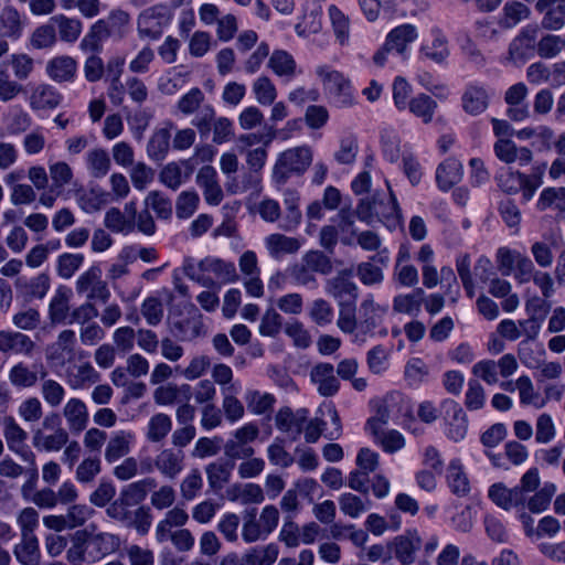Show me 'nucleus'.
Masks as SVG:
<instances>
[{
	"label": "nucleus",
	"mask_w": 565,
	"mask_h": 565,
	"mask_svg": "<svg viewBox=\"0 0 565 565\" xmlns=\"http://www.w3.org/2000/svg\"><path fill=\"white\" fill-rule=\"evenodd\" d=\"M119 546L116 534L97 532V525L92 523L72 535L66 558L72 565L93 564L115 553Z\"/></svg>",
	"instance_id": "1"
},
{
	"label": "nucleus",
	"mask_w": 565,
	"mask_h": 565,
	"mask_svg": "<svg viewBox=\"0 0 565 565\" xmlns=\"http://www.w3.org/2000/svg\"><path fill=\"white\" fill-rule=\"evenodd\" d=\"M489 498L504 510L513 509L522 521L526 535H530V470L521 478V484L507 488L503 483H495L489 489Z\"/></svg>",
	"instance_id": "2"
},
{
	"label": "nucleus",
	"mask_w": 565,
	"mask_h": 565,
	"mask_svg": "<svg viewBox=\"0 0 565 565\" xmlns=\"http://www.w3.org/2000/svg\"><path fill=\"white\" fill-rule=\"evenodd\" d=\"M563 367L554 361H543L536 364L534 377L537 392L532 393V406L543 407L548 401H559L564 393V384L559 382Z\"/></svg>",
	"instance_id": "3"
},
{
	"label": "nucleus",
	"mask_w": 565,
	"mask_h": 565,
	"mask_svg": "<svg viewBox=\"0 0 565 565\" xmlns=\"http://www.w3.org/2000/svg\"><path fill=\"white\" fill-rule=\"evenodd\" d=\"M312 159L313 153L308 146L286 149L278 154L273 167V181L278 185H282L287 183L291 177L302 175L310 167Z\"/></svg>",
	"instance_id": "4"
},
{
	"label": "nucleus",
	"mask_w": 565,
	"mask_h": 565,
	"mask_svg": "<svg viewBox=\"0 0 565 565\" xmlns=\"http://www.w3.org/2000/svg\"><path fill=\"white\" fill-rule=\"evenodd\" d=\"M333 269L331 259L321 250H309L305 253L300 262L287 268L290 278L300 286L317 285L315 274L329 275Z\"/></svg>",
	"instance_id": "5"
},
{
	"label": "nucleus",
	"mask_w": 565,
	"mask_h": 565,
	"mask_svg": "<svg viewBox=\"0 0 565 565\" xmlns=\"http://www.w3.org/2000/svg\"><path fill=\"white\" fill-rule=\"evenodd\" d=\"M316 74L321 81L324 90L333 98L340 107L353 105V95L350 81L339 71L328 65L316 67Z\"/></svg>",
	"instance_id": "6"
},
{
	"label": "nucleus",
	"mask_w": 565,
	"mask_h": 565,
	"mask_svg": "<svg viewBox=\"0 0 565 565\" xmlns=\"http://www.w3.org/2000/svg\"><path fill=\"white\" fill-rule=\"evenodd\" d=\"M75 289L89 301L99 300L106 303L110 298V290L107 282L102 279V269L98 265L90 266L78 276Z\"/></svg>",
	"instance_id": "7"
},
{
	"label": "nucleus",
	"mask_w": 565,
	"mask_h": 565,
	"mask_svg": "<svg viewBox=\"0 0 565 565\" xmlns=\"http://www.w3.org/2000/svg\"><path fill=\"white\" fill-rule=\"evenodd\" d=\"M259 435L257 425L245 424L233 433V437L224 445V455L230 459H246L253 457L255 449L249 445Z\"/></svg>",
	"instance_id": "8"
},
{
	"label": "nucleus",
	"mask_w": 565,
	"mask_h": 565,
	"mask_svg": "<svg viewBox=\"0 0 565 565\" xmlns=\"http://www.w3.org/2000/svg\"><path fill=\"white\" fill-rule=\"evenodd\" d=\"M423 540L416 529L406 530L403 534L387 542V548L402 565H412L416 561Z\"/></svg>",
	"instance_id": "9"
},
{
	"label": "nucleus",
	"mask_w": 565,
	"mask_h": 565,
	"mask_svg": "<svg viewBox=\"0 0 565 565\" xmlns=\"http://www.w3.org/2000/svg\"><path fill=\"white\" fill-rule=\"evenodd\" d=\"M168 7L159 4L145 10L138 18V32L140 36L157 40L161 36L163 28L171 21Z\"/></svg>",
	"instance_id": "10"
},
{
	"label": "nucleus",
	"mask_w": 565,
	"mask_h": 565,
	"mask_svg": "<svg viewBox=\"0 0 565 565\" xmlns=\"http://www.w3.org/2000/svg\"><path fill=\"white\" fill-rule=\"evenodd\" d=\"M309 411L307 408H299L292 411L290 407H281L275 417L276 427L287 434L291 440H297L303 427L308 422Z\"/></svg>",
	"instance_id": "11"
},
{
	"label": "nucleus",
	"mask_w": 565,
	"mask_h": 565,
	"mask_svg": "<svg viewBox=\"0 0 565 565\" xmlns=\"http://www.w3.org/2000/svg\"><path fill=\"white\" fill-rule=\"evenodd\" d=\"M3 436L10 451L21 459L32 460V450L26 445L28 433L15 422L13 417H4Z\"/></svg>",
	"instance_id": "12"
},
{
	"label": "nucleus",
	"mask_w": 565,
	"mask_h": 565,
	"mask_svg": "<svg viewBox=\"0 0 565 565\" xmlns=\"http://www.w3.org/2000/svg\"><path fill=\"white\" fill-rule=\"evenodd\" d=\"M443 407L448 425L447 436L454 441L462 440L468 429V420L463 409L454 399L445 401Z\"/></svg>",
	"instance_id": "13"
},
{
	"label": "nucleus",
	"mask_w": 565,
	"mask_h": 565,
	"mask_svg": "<svg viewBox=\"0 0 565 565\" xmlns=\"http://www.w3.org/2000/svg\"><path fill=\"white\" fill-rule=\"evenodd\" d=\"M310 380L317 385L320 395L329 397L339 392L340 382L334 375V367L330 363H318L310 371Z\"/></svg>",
	"instance_id": "14"
},
{
	"label": "nucleus",
	"mask_w": 565,
	"mask_h": 565,
	"mask_svg": "<svg viewBox=\"0 0 565 565\" xmlns=\"http://www.w3.org/2000/svg\"><path fill=\"white\" fill-rule=\"evenodd\" d=\"M196 183L202 189L207 204L218 205L222 202L223 190L217 181V172L212 166H203L198 171Z\"/></svg>",
	"instance_id": "15"
},
{
	"label": "nucleus",
	"mask_w": 565,
	"mask_h": 565,
	"mask_svg": "<svg viewBox=\"0 0 565 565\" xmlns=\"http://www.w3.org/2000/svg\"><path fill=\"white\" fill-rule=\"evenodd\" d=\"M183 450L164 448L154 458V467L168 479H174L184 469Z\"/></svg>",
	"instance_id": "16"
},
{
	"label": "nucleus",
	"mask_w": 565,
	"mask_h": 565,
	"mask_svg": "<svg viewBox=\"0 0 565 565\" xmlns=\"http://www.w3.org/2000/svg\"><path fill=\"white\" fill-rule=\"evenodd\" d=\"M135 435L128 430L115 431L107 440L104 451L106 462L114 463L126 458L131 451Z\"/></svg>",
	"instance_id": "17"
},
{
	"label": "nucleus",
	"mask_w": 565,
	"mask_h": 565,
	"mask_svg": "<svg viewBox=\"0 0 565 565\" xmlns=\"http://www.w3.org/2000/svg\"><path fill=\"white\" fill-rule=\"evenodd\" d=\"M62 415L72 433L83 431L88 424L89 415L86 404L77 397H71L64 404Z\"/></svg>",
	"instance_id": "18"
},
{
	"label": "nucleus",
	"mask_w": 565,
	"mask_h": 565,
	"mask_svg": "<svg viewBox=\"0 0 565 565\" xmlns=\"http://www.w3.org/2000/svg\"><path fill=\"white\" fill-rule=\"evenodd\" d=\"M35 349L34 341L18 331H0V352L31 356Z\"/></svg>",
	"instance_id": "19"
},
{
	"label": "nucleus",
	"mask_w": 565,
	"mask_h": 565,
	"mask_svg": "<svg viewBox=\"0 0 565 565\" xmlns=\"http://www.w3.org/2000/svg\"><path fill=\"white\" fill-rule=\"evenodd\" d=\"M498 268L503 276H509L515 264L518 265L519 274L518 277L521 282H526L530 279V275L526 271L527 259L521 256L520 253L511 250L507 247H501L497 253Z\"/></svg>",
	"instance_id": "20"
},
{
	"label": "nucleus",
	"mask_w": 565,
	"mask_h": 565,
	"mask_svg": "<svg viewBox=\"0 0 565 565\" xmlns=\"http://www.w3.org/2000/svg\"><path fill=\"white\" fill-rule=\"evenodd\" d=\"M324 290L338 302H341L356 300L359 288L356 284L350 279L348 274L340 273L339 275L327 279Z\"/></svg>",
	"instance_id": "21"
},
{
	"label": "nucleus",
	"mask_w": 565,
	"mask_h": 565,
	"mask_svg": "<svg viewBox=\"0 0 565 565\" xmlns=\"http://www.w3.org/2000/svg\"><path fill=\"white\" fill-rule=\"evenodd\" d=\"M450 54L448 40L439 30H434L431 40L424 42L419 49L420 57L435 64H444Z\"/></svg>",
	"instance_id": "22"
},
{
	"label": "nucleus",
	"mask_w": 565,
	"mask_h": 565,
	"mask_svg": "<svg viewBox=\"0 0 565 565\" xmlns=\"http://www.w3.org/2000/svg\"><path fill=\"white\" fill-rule=\"evenodd\" d=\"M192 397V387L189 384L177 385L169 383L158 386L153 392V401L160 406H170L175 403L189 402Z\"/></svg>",
	"instance_id": "23"
},
{
	"label": "nucleus",
	"mask_w": 565,
	"mask_h": 565,
	"mask_svg": "<svg viewBox=\"0 0 565 565\" xmlns=\"http://www.w3.org/2000/svg\"><path fill=\"white\" fill-rule=\"evenodd\" d=\"M267 66L276 76L287 82L301 73L294 56L285 50H275L268 58Z\"/></svg>",
	"instance_id": "24"
},
{
	"label": "nucleus",
	"mask_w": 565,
	"mask_h": 565,
	"mask_svg": "<svg viewBox=\"0 0 565 565\" xmlns=\"http://www.w3.org/2000/svg\"><path fill=\"white\" fill-rule=\"evenodd\" d=\"M192 170L189 160L169 162L161 169L159 180L167 188L175 191L190 178Z\"/></svg>",
	"instance_id": "25"
},
{
	"label": "nucleus",
	"mask_w": 565,
	"mask_h": 565,
	"mask_svg": "<svg viewBox=\"0 0 565 565\" xmlns=\"http://www.w3.org/2000/svg\"><path fill=\"white\" fill-rule=\"evenodd\" d=\"M71 297L70 288L61 286L56 289L49 305V319L53 324L67 322L71 315Z\"/></svg>",
	"instance_id": "26"
},
{
	"label": "nucleus",
	"mask_w": 565,
	"mask_h": 565,
	"mask_svg": "<svg viewBox=\"0 0 565 565\" xmlns=\"http://www.w3.org/2000/svg\"><path fill=\"white\" fill-rule=\"evenodd\" d=\"M62 102V95L49 84L36 85L30 95L29 104L33 110L56 108Z\"/></svg>",
	"instance_id": "27"
},
{
	"label": "nucleus",
	"mask_w": 565,
	"mask_h": 565,
	"mask_svg": "<svg viewBox=\"0 0 565 565\" xmlns=\"http://www.w3.org/2000/svg\"><path fill=\"white\" fill-rule=\"evenodd\" d=\"M462 178V164L456 158H447L436 169V182L441 191L450 190Z\"/></svg>",
	"instance_id": "28"
},
{
	"label": "nucleus",
	"mask_w": 565,
	"mask_h": 565,
	"mask_svg": "<svg viewBox=\"0 0 565 565\" xmlns=\"http://www.w3.org/2000/svg\"><path fill=\"white\" fill-rule=\"evenodd\" d=\"M41 365L29 366L23 362H19L10 369L8 379L17 388L33 387L41 380Z\"/></svg>",
	"instance_id": "29"
},
{
	"label": "nucleus",
	"mask_w": 565,
	"mask_h": 565,
	"mask_svg": "<svg viewBox=\"0 0 565 565\" xmlns=\"http://www.w3.org/2000/svg\"><path fill=\"white\" fill-rule=\"evenodd\" d=\"M356 244L366 252H377L376 255L371 257V260L379 263L382 266H386L388 264V250L387 248H382V239L377 233L373 231H363L355 233Z\"/></svg>",
	"instance_id": "30"
},
{
	"label": "nucleus",
	"mask_w": 565,
	"mask_h": 565,
	"mask_svg": "<svg viewBox=\"0 0 565 565\" xmlns=\"http://www.w3.org/2000/svg\"><path fill=\"white\" fill-rule=\"evenodd\" d=\"M265 246L274 259H281L287 254H295L300 248V242L295 237L275 233L265 238Z\"/></svg>",
	"instance_id": "31"
},
{
	"label": "nucleus",
	"mask_w": 565,
	"mask_h": 565,
	"mask_svg": "<svg viewBox=\"0 0 565 565\" xmlns=\"http://www.w3.org/2000/svg\"><path fill=\"white\" fill-rule=\"evenodd\" d=\"M23 20L17 8L6 6L0 11V35L2 38L17 40L23 32Z\"/></svg>",
	"instance_id": "32"
},
{
	"label": "nucleus",
	"mask_w": 565,
	"mask_h": 565,
	"mask_svg": "<svg viewBox=\"0 0 565 565\" xmlns=\"http://www.w3.org/2000/svg\"><path fill=\"white\" fill-rule=\"evenodd\" d=\"M40 392L45 404L52 408L58 407L66 395V390L60 382L47 377V370L44 365H41Z\"/></svg>",
	"instance_id": "33"
},
{
	"label": "nucleus",
	"mask_w": 565,
	"mask_h": 565,
	"mask_svg": "<svg viewBox=\"0 0 565 565\" xmlns=\"http://www.w3.org/2000/svg\"><path fill=\"white\" fill-rule=\"evenodd\" d=\"M241 523V535L246 544L255 543L267 537L257 518L256 508L244 510L242 512Z\"/></svg>",
	"instance_id": "34"
},
{
	"label": "nucleus",
	"mask_w": 565,
	"mask_h": 565,
	"mask_svg": "<svg viewBox=\"0 0 565 565\" xmlns=\"http://www.w3.org/2000/svg\"><path fill=\"white\" fill-rule=\"evenodd\" d=\"M13 554L21 565H40L41 553L36 536L24 534L13 548Z\"/></svg>",
	"instance_id": "35"
},
{
	"label": "nucleus",
	"mask_w": 565,
	"mask_h": 565,
	"mask_svg": "<svg viewBox=\"0 0 565 565\" xmlns=\"http://www.w3.org/2000/svg\"><path fill=\"white\" fill-rule=\"evenodd\" d=\"M70 436L66 429H57L52 434H45L42 429H36L33 433L32 443L39 450L44 451H58L68 441Z\"/></svg>",
	"instance_id": "36"
},
{
	"label": "nucleus",
	"mask_w": 565,
	"mask_h": 565,
	"mask_svg": "<svg viewBox=\"0 0 565 565\" xmlns=\"http://www.w3.org/2000/svg\"><path fill=\"white\" fill-rule=\"evenodd\" d=\"M76 68V61L66 55L54 57L46 64L47 75L57 83L72 81Z\"/></svg>",
	"instance_id": "37"
},
{
	"label": "nucleus",
	"mask_w": 565,
	"mask_h": 565,
	"mask_svg": "<svg viewBox=\"0 0 565 565\" xmlns=\"http://www.w3.org/2000/svg\"><path fill=\"white\" fill-rule=\"evenodd\" d=\"M279 555L275 543L247 550L242 556V565H273Z\"/></svg>",
	"instance_id": "38"
},
{
	"label": "nucleus",
	"mask_w": 565,
	"mask_h": 565,
	"mask_svg": "<svg viewBox=\"0 0 565 565\" xmlns=\"http://www.w3.org/2000/svg\"><path fill=\"white\" fill-rule=\"evenodd\" d=\"M282 196L286 214L281 227L288 231L297 227L301 222L300 194L297 190L286 189Z\"/></svg>",
	"instance_id": "39"
},
{
	"label": "nucleus",
	"mask_w": 565,
	"mask_h": 565,
	"mask_svg": "<svg viewBox=\"0 0 565 565\" xmlns=\"http://www.w3.org/2000/svg\"><path fill=\"white\" fill-rule=\"evenodd\" d=\"M488 93L482 86L470 85L462 94V108L470 115H478L488 107Z\"/></svg>",
	"instance_id": "40"
},
{
	"label": "nucleus",
	"mask_w": 565,
	"mask_h": 565,
	"mask_svg": "<svg viewBox=\"0 0 565 565\" xmlns=\"http://www.w3.org/2000/svg\"><path fill=\"white\" fill-rule=\"evenodd\" d=\"M234 463L216 460L205 467L209 486L218 491L230 481Z\"/></svg>",
	"instance_id": "41"
},
{
	"label": "nucleus",
	"mask_w": 565,
	"mask_h": 565,
	"mask_svg": "<svg viewBox=\"0 0 565 565\" xmlns=\"http://www.w3.org/2000/svg\"><path fill=\"white\" fill-rule=\"evenodd\" d=\"M417 31L412 24H403L393 29L386 36L387 47L403 54L408 44L415 41Z\"/></svg>",
	"instance_id": "42"
},
{
	"label": "nucleus",
	"mask_w": 565,
	"mask_h": 565,
	"mask_svg": "<svg viewBox=\"0 0 565 565\" xmlns=\"http://www.w3.org/2000/svg\"><path fill=\"white\" fill-rule=\"evenodd\" d=\"M498 185L507 193L523 192L525 199L530 195L529 179L524 173L509 169L498 177Z\"/></svg>",
	"instance_id": "43"
},
{
	"label": "nucleus",
	"mask_w": 565,
	"mask_h": 565,
	"mask_svg": "<svg viewBox=\"0 0 565 565\" xmlns=\"http://www.w3.org/2000/svg\"><path fill=\"white\" fill-rule=\"evenodd\" d=\"M172 429V419L164 413L152 415L147 424L146 438L150 443H161Z\"/></svg>",
	"instance_id": "44"
},
{
	"label": "nucleus",
	"mask_w": 565,
	"mask_h": 565,
	"mask_svg": "<svg viewBox=\"0 0 565 565\" xmlns=\"http://www.w3.org/2000/svg\"><path fill=\"white\" fill-rule=\"evenodd\" d=\"M156 487L157 482L153 478H145L122 488L119 495L131 507L142 502L148 492L153 490Z\"/></svg>",
	"instance_id": "45"
},
{
	"label": "nucleus",
	"mask_w": 565,
	"mask_h": 565,
	"mask_svg": "<svg viewBox=\"0 0 565 565\" xmlns=\"http://www.w3.org/2000/svg\"><path fill=\"white\" fill-rule=\"evenodd\" d=\"M201 271L215 274L224 281H234L237 278L236 268L233 263L220 258L206 257L198 263Z\"/></svg>",
	"instance_id": "46"
},
{
	"label": "nucleus",
	"mask_w": 565,
	"mask_h": 565,
	"mask_svg": "<svg viewBox=\"0 0 565 565\" xmlns=\"http://www.w3.org/2000/svg\"><path fill=\"white\" fill-rule=\"evenodd\" d=\"M76 344V334L71 329L60 332L56 341L49 348L47 358L51 360H61L74 354Z\"/></svg>",
	"instance_id": "47"
},
{
	"label": "nucleus",
	"mask_w": 565,
	"mask_h": 565,
	"mask_svg": "<svg viewBox=\"0 0 565 565\" xmlns=\"http://www.w3.org/2000/svg\"><path fill=\"white\" fill-rule=\"evenodd\" d=\"M424 294L422 288H417L411 294L396 296L393 299V310L398 313L417 316L420 312Z\"/></svg>",
	"instance_id": "48"
},
{
	"label": "nucleus",
	"mask_w": 565,
	"mask_h": 565,
	"mask_svg": "<svg viewBox=\"0 0 565 565\" xmlns=\"http://www.w3.org/2000/svg\"><path fill=\"white\" fill-rule=\"evenodd\" d=\"M494 152L500 160L507 163L520 160L521 164H526L530 160L529 150L526 148L518 150L510 139L500 138L494 143Z\"/></svg>",
	"instance_id": "49"
},
{
	"label": "nucleus",
	"mask_w": 565,
	"mask_h": 565,
	"mask_svg": "<svg viewBox=\"0 0 565 565\" xmlns=\"http://www.w3.org/2000/svg\"><path fill=\"white\" fill-rule=\"evenodd\" d=\"M529 15L530 10L526 4L516 0H511L504 4L499 24L503 29H511L518 25L521 21L527 19Z\"/></svg>",
	"instance_id": "50"
},
{
	"label": "nucleus",
	"mask_w": 565,
	"mask_h": 565,
	"mask_svg": "<svg viewBox=\"0 0 565 565\" xmlns=\"http://www.w3.org/2000/svg\"><path fill=\"white\" fill-rule=\"evenodd\" d=\"M386 312V308L376 303L373 295H367L361 301L359 308L360 315V323H363L364 327H377L381 322L383 315Z\"/></svg>",
	"instance_id": "51"
},
{
	"label": "nucleus",
	"mask_w": 565,
	"mask_h": 565,
	"mask_svg": "<svg viewBox=\"0 0 565 565\" xmlns=\"http://www.w3.org/2000/svg\"><path fill=\"white\" fill-rule=\"evenodd\" d=\"M530 53V34L527 29H523L515 36L509 46L508 60L515 66L524 65L527 62Z\"/></svg>",
	"instance_id": "52"
},
{
	"label": "nucleus",
	"mask_w": 565,
	"mask_h": 565,
	"mask_svg": "<svg viewBox=\"0 0 565 565\" xmlns=\"http://www.w3.org/2000/svg\"><path fill=\"white\" fill-rule=\"evenodd\" d=\"M409 111L420 118L424 124H429L437 108V103L426 94H418L409 99L407 105Z\"/></svg>",
	"instance_id": "53"
},
{
	"label": "nucleus",
	"mask_w": 565,
	"mask_h": 565,
	"mask_svg": "<svg viewBox=\"0 0 565 565\" xmlns=\"http://www.w3.org/2000/svg\"><path fill=\"white\" fill-rule=\"evenodd\" d=\"M447 480L452 493L456 495L463 497L470 491L468 477L458 459L450 461Z\"/></svg>",
	"instance_id": "54"
},
{
	"label": "nucleus",
	"mask_w": 565,
	"mask_h": 565,
	"mask_svg": "<svg viewBox=\"0 0 565 565\" xmlns=\"http://www.w3.org/2000/svg\"><path fill=\"white\" fill-rule=\"evenodd\" d=\"M86 163L92 177L100 179L110 169L111 162L108 152L102 148H94L87 152Z\"/></svg>",
	"instance_id": "55"
},
{
	"label": "nucleus",
	"mask_w": 565,
	"mask_h": 565,
	"mask_svg": "<svg viewBox=\"0 0 565 565\" xmlns=\"http://www.w3.org/2000/svg\"><path fill=\"white\" fill-rule=\"evenodd\" d=\"M536 207L541 211L565 212V188L544 189L536 202Z\"/></svg>",
	"instance_id": "56"
},
{
	"label": "nucleus",
	"mask_w": 565,
	"mask_h": 565,
	"mask_svg": "<svg viewBox=\"0 0 565 565\" xmlns=\"http://www.w3.org/2000/svg\"><path fill=\"white\" fill-rule=\"evenodd\" d=\"M110 35L107 22L105 20L96 21L88 33L81 42V49L85 52H96L100 49V43Z\"/></svg>",
	"instance_id": "57"
},
{
	"label": "nucleus",
	"mask_w": 565,
	"mask_h": 565,
	"mask_svg": "<svg viewBox=\"0 0 565 565\" xmlns=\"http://www.w3.org/2000/svg\"><path fill=\"white\" fill-rule=\"evenodd\" d=\"M51 22L57 25L62 41L73 43L79 38L83 24L78 19L67 18L63 14L51 18Z\"/></svg>",
	"instance_id": "58"
},
{
	"label": "nucleus",
	"mask_w": 565,
	"mask_h": 565,
	"mask_svg": "<svg viewBox=\"0 0 565 565\" xmlns=\"http://www.w3.org/2000/svg\"><path fill=\"white\" fill-rule=\"evenodd\" d=\"M170 138L171 135L168 129L156 130L147 145L148 156L157 161L164 159L170 148Z\"/></svg>",
	"instance_id": "59"
},
{
	"label": "nucleus",
	"mask_w": 565,
	"mask_h": 565,
	"mask_svg": "<svg viewBox=\"0 0 565 565\" xmlns=\"http://www.w3.org/2000/svg\"><path fill=\"white\" fill-rule=\"evenodd\" d=\"M339 313L337 326L344 333H353L358 329L355 300L338 302Z\"/></svg>",
	"instance_id": "60"
},
{
	"label": "nucleus",
	"mask_w": 565,
	"mask_h": 565,
	"mask_svg": "<svg viewBox=\"0 0 565 565\" xmlns=\"http://www.w3.org/2000/svg\"><path fill=\"white\" fill-rule=\"evenodd\" d=\"M231 493L232 500H239L243 504H258L265 500L263 489L256 483L235 484Z\"/></svg>",
	"instance_id": "61"
},
{
	"label": "nucleus",
	"mask_w": 565,
	"mask_h": 565,
	"mask_svg": "<svg viewBox=\"0 0 565 565\" xmlns=\"http://www.w3.org/2000/svg\"><path fill=\"white\" fill-rule=\"evenodd\" d=\"M189 520V514L186 511L180 507H174L169 510L164 519L161 520L156 526V536H163L164 533L171 532L172 527L183 529Z\"/></svg>",
	"instance_id": "62"
},
{
	"label": "nucleus",
	"mask_w": 565,
	"mask_h": 565,
	"mask_svg": "<svg viewBox=\"0 0 565 565\" xmlns=\"http://www.w3.org/2000/svg\"><path fill=\"white\" fill-rule=\"evenodd\" d=\"M255 99L260 105H271L277 97V89L268 76H259L253 83Z\"/></svg>",
	"instance_id": "63"
},
{
	"label": "nucleus",
	"mask_w": 565,
	"mask_h": 565,
	"mask_svg": "<svg viewBox=\"0 0 565 565\" xmlns=\"http://www.w3.org/2000/svg\"><path fill=\"white\" fill-rule=\"evenodd\" d=\"M140 312L149 326H158L164 315L163 302L156 296H149L142 301Z\"/></svg>",
	"instance_id": "64"
}]
</instances>
